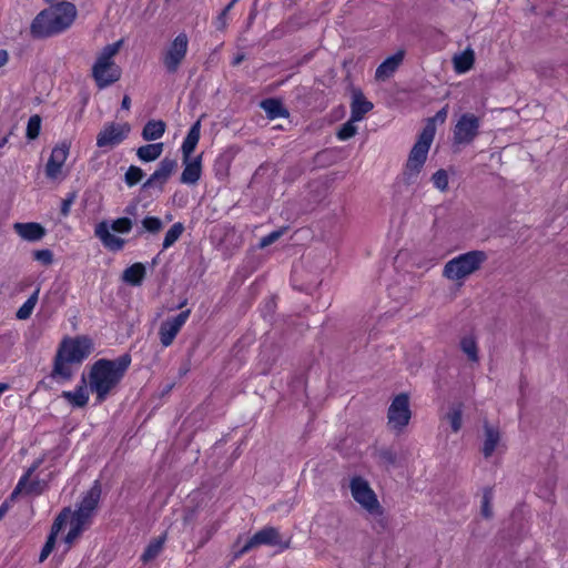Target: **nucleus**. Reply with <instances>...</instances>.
Masks as SVG:
<instances>
[{"label": "nucleus", "mask_w": 568, "mask_h": 568, "mask_svg": "<svg viewBox=\"0 0 568 568\" xmlns=\"http://www.w3.org/2000/svg\"><path fill=\"white\" fill-rule=\"evenodd\" d=\"M142 226L145 231L154 234L162 230L163 223L156 216H146L142 220Z\"/></svg>", "instance_id": "58836bf2"}, {"label": "nucleus", "mask_w": 568, "mask_h": 568, "mask_svg": "<svg viewBox=\"0 0 568 568\" xmlns=\"http://www.w3.org/2000/svg\"><path fill=\"white\" fill-rule=\"evenodd\" d=\"M432 180L435 187L440 191H445L448 186V174L445 170H438L436 173H434Z\"/></svg>", "instance_id": "a19ab883"}, {"label": "nucleus", "mask_w": 568, "mask_h": 568, "mask_svg": "<svg viewBox=\"0 0 568 568\" xmlns=\"http://www.w3.org/2000/svg\"><path fill=\"white\" fill-rule=\"evenodd\" d=\"M131 358L122 355L115 359H98L85 376L90 390L95 395L97 403H103L116 388L129 368Z\"/></svg>", "instance_id": "f03ea898"}, {"label": "nucleus", "mask_w": 568, "mask_h": 568, "mask_svg": "<svg viewBox=\"0 0 568 568\" xmlns=\"http://www.w3.org/2000/svg\"><path fill=\"white\" fill-rule=\"evenodd\" d=\"M189 50L186 33H179L170 41L162 52V63L170 73H175L184 62Z\"/></svg>", "instance_id": "9b49d317"}, {"label": "nucleus", "mask_w": 568, "mask_h": 568, "mask_svg": "<svg viewBox=\"0 0 568 568\" xmlns=\"http://www.w3.org/2000/svg\"><path fill=\"white\" fill-rule=\"evenodd\" d=\"M33 470L34 468L30 469L23 477L20 478L17 487L12 493V498H14L19 494L39 495L42 493L45 484L42 481H34L29 479Z\"/></svg>", "instance_id": "b1692460"}, {"label": "nucleus", "mask_w": 568, "mask_h": 568, "mask_svg": "<svg viewBox=\"0 0 568 568\" xmlns=\"http://www.w3.org/2000/svg\"><path fill=\"white\" fill-rule=\"evenodd\" d=\"M475 62L474 51L470 49L465 50L464 52L456 54L453 58L454 69L457 73L463 74L469 71Z\"/></svg>", "instance_id": "c85d7f7f"}, {"label": "nucleus", "mask_w": 568, "mask_h": 568, "mask_svg": "<svg viewBox=\"0 0 568 568\" xmlns=\"http://www.w3.org/2000/svg\"><path fill=\"white\" fill-rule=\"evenodd\" d=\"M373 109V103L367 101L361 91H354L352 98L351 118L353 121L363 120L364 115Z\"/></svg>", "instance_id": "393cba45"}, {"label": "nucleus", "mask_w": 568, "mask_h": 568, "mask_svg": "<svg viewBox=\"0 0 568 568\" xmlns=\"http://www.w3.org/2000/svg\"><path fill=\"white\" fill-rule=\"evenodd\" d=\"M93 351L94 343L87 335L64 337L54 356L52 377L57 381H69Z\"/></svg>", "instance_id": "f257e3e1"}, {"label": "nucleus", "mask_w": 568, "mask_h": 568, "mask_svg": "<svg viewBox=\"0 0 568 568\" xmlns=\"http://www.w3.org/2000/svg\"><path fill=\"white\" fill-rule=\"evenodd\" d=\"M480 125L479 118L471 114L465 113L457 121L454 129V140L458 144L470 143L478 134Z\"/></svg>", "instance_id": "4468645a"}, {"label": "nucleus", "mask_w": 568, "mask_h": 568, "mask_svg": "<svg viewBox=\"0 0 568 568\" xmlns=\"http://www.w3.org/2000/svg\"><path fill=\"white\" fill-rule=\"evenodd\" d=\"M190 311H183L176 316L169 317L163 321L159 328V337L160 342L164 347L170 346L181 328L184 326L186 321L189 320Z\"/></svg>", "instance_id": "dca6fc26"}, {"label": "nucleus", "mask_w": 568, "mask_h": 568, "mask_svg": "<svg viewBox=\"0 0 568 568\" xmlns=\"http://www.w3.org/2000/svg\"><path fill=\"white\" fill-rule=\"evenodd\" d=\"M123 40L105 45L97 55L92 65V77L100 89H104L121 78V69L114 57L119 53Z\"/></svg>", "instance_id": "423d86ee"}, {"label": "nucleus", "mask_w": 568, "mask_h": 568, "mask_svg": "<svg viewBox=\"0 0 568 568\" xmlns=\"http://www.w3.org/2000/svg\"><path fill=\"white\" fill-rule=\"evenodd\" d=\"M261 545L280 546L282 549L287 547L286 544L282 542L280 534L275 528L266 527L252 537H240L234 544V556L240 557Z\"/></svg>", "instance_id": "9d476101"}, {"label": "nucleus", "mask_w": 568, "mask_h": 568, "mask_svg": "<svg viewBox=\"0 0 568 568\" xmlns=\"http://www.w3.org/2000/svg\"><path fill=\"white\" fill-rule=\"evenodd\" d=\"M69 204H70L69 202H65V203L63 204V207H62V212H63V214H67V213H68Z\"/></svg>", "instance_id": "864d4df0"}, {"label": "nucleus", "mask_w": 568, "mask_h": 568, "mask_svg": "<svg viewBox=\"0 0 568 568\" xmlns=\"http://www.w3.org/2000/svg\"><path fill=\"white\" fill-rule=\"evenodd\" d=\"M9 385L6 383H0V395L8 390Z\"/></svg>", "instance_id": "8fccbe9b"}, {"label": "nucleus", "mask_w": 568, "mask_h": 568, "mask_svg": "<svg viewBox=\"0 0 568 568\" xmlns=\"http://www.w3.org/2000/svg\"><path fill=\"white\" fill-rule=\"evenodd\" d=\"M463 409L460 404L453 405L445 418L449 422L453 432L457 433L462 428Z\"/></svg>", "instance_id": "f704fd0d"}, {"label": "nucleus", "mask_w": 568, "mask_h": 568, "mask_svg": "<svg viewBox=\"0 0 568 568\" xmlns=\"http://www.w3.org/2000/svg\"><path fill=\"white\" fill-rule=\"evenodd\" d=\"M183 165L181 182L189 185L195 184L202 174V156L183 158Z\"/></svg>", "instance_id": "aec40b11"}, {"label": "nucleus", "mask_w": 568, "mask_h": 568, "mask_svg": "<svg viewBox=\"0 0 568 568\" xmlns=\"http://www.w3.org/2000/svg\"><path fill=\"white\" fill-rule=\"evenodd\" d=\"M349 489L354 500L369 515L381 516L383 514L377 496L367 480L356 476L351 479Z\"/></svg>", "instance_id": "1a4fd4ad"}, {"label": "nucleus", "mask_w": 568, "mask_h": 568, "mask_svg": "<svg viewBox=\"0 0 568 568\" xmlns=\"http://www.w3.org/2000/svg\"><path fill=\"white\" fill-rule=\"evenodd\" d=\"M70 146L67 143H60L52 149L50 158L45 164V175L50 180H62L64 178L63 165L69 156Z\"/></svg>", "instance_id": "2eb2a0df"}, {"label": "nucleus", "mask_w": 568, "mask_h": 568, "mask_svg": "<svg viewBox=\"0 0 568 568\" xmlns=\"http://www.w3.org/2000/svg\"><path fill=\"white\" fill-rule=\"evenodd\" d=\"M436 126L432 122L425 125L417 142L414 144L406 162L403 180L406 184H416L419 180L422 169L426 162L427 154L434 140Z\"/></svg>", "instance_id": "0eeeda50"}, {"label": "nucleus", "mask_w": 568, "mask_h": 568, "mask_svg": "<svg viewBox=\"0 0 568 568\" xmlns=\"http://www.w3.org/2000/svg\"><path fill=\"white\" fill-rule=\"evenodd\" d=\"M130 131L129 123H106L98 133L97 145L101 149H113L128 138Z\"/></svg>", "instance_id": "f8f14e48"}, {"label": "nucleus", "mask_w": 568, "mask_h": 568, "mask_svg": "<svg viewBox=\"0 0 568 568\" xmlns=\"http://www.w3.org/2000/svg\"><path fill=\"white\" fill-rule=\"evenodd\" d=\"M356 121H353L352 119L343 124V126L337 132V138L341 141H346L354 136L357 132V128L355 126Z\"/></svg>", "instance_id": "ea45409f"}, {"label": "nucleus", "mask_w": 568, "mask_h": 568, "mask_svg": "<svg viewBox=\"0 0 568 568\" xmlns=\"http://www.w3.org/2000/svg\"><path fill=\"white\" fill-rule=\"evenodd\" d=\"M6 511H7V506L6 505L0 506V519L3 517Z\"/></svg>", "instance_id": "603ef678"}, {"label": "nucleus", "mask_w": 568, "mask_h": 568, "mask_svg": "<svg viewBox=\"0 0 568 568\" xmlns=\"http://www.w3.org/2000/svg\"><path fill=\"white\" fill-rule=\"evenodd\" d=\"M41 130V119L39 115L30 116L27 124V138L29 140H34L39 136Z\"/></svg>", "instance_id": "4c0bfd02"}, {"label": "nucleus", "mask_w": 568, "mask_h": 568, "mask_svg": "<svg viewBox=\"0 0 568 568\" xmlns=\"http://www.w3.org/2000/svg\"><path fill=\"white\" fill-rule=\"evenodd\" d=\"M14 231L26 241L34 242L41 240L45 231L38 223H16L13 225Z\"/></svg>", "instance_id": "5701e85b"}, {"label": "nucleus", "mask_w": 568, "mask_h": 568, "mask_svg": "<svg viewBox=\"0 0 568 568\" xmlns=\"http://www.w3.org/2000/svg\"><path fill=\"white\" fill-rule=\"evenodd\" d=\"M8 61V53L6 50H0V67Z\"/></svg>", "instance_id": "09e8293b"}, {"label": "nucleus", "mask_w": 568, "mask_h": 568, "mask_svg": "<svg viewBox=\"0 0 568 568\" xmlns=\"http://www.w3.org/2000/svg\"><path fill=\"white\" fill-rule=\"evenodd\" d=\"M493 499V491L490 488H486L481 499V515L486 518L491 516L490 501Z\"/></svg>", "instance_id": "79ce46f5"}, {"label": "nucleus", "mask_w": 568, "mask_h": 568, "mask_svg": "<svg viewBox=\"0 0 568 568\" xmlns=\"http://www.w3.org/2000/svg\"><path fill=\"white\" fill-rule=\"evenodd\" d=\"M487 258V254L480 250L459 254L446 262L443 268V276L462 286L469 276L481 268Z\"/></svg>", "instance_id": "39448f33"}, {"label": "nucleus", "mask_w": 568, "mask_h": 568, "mask_svg": "<svg viewBox=\"0 0 568 568\" xmlns=\"http://www.w3.org/2000/svg\"><path fill=\"white\" fill-rule=\"evenodd\" d=\"M40 290L37 288L33 294L22 304V306L17 312V317L19 320H27L31 316L39 298Z\"/></svg>", "instance_id": "473e14b6"}, {"label": "nucleus", "mask_w": 568, "mask_h": 568, "mask_svg": "<svg viewBox=\"0 0 568 568\" xmlns=\"http://www.w3.org/2000/svg\"><path fill=\"white\" fill-rule=\"evenodd\" d=\"M67 517H68V511H62L54 520L52 528H51V532H50L48 540H47L45 545L43 546L40 557H39V560L41 562L44 561L49 557V555L52 552L54 545H55V539H57L58 534L64 527H67Z\"/></svg>", "instance_id": "412c9836"}, {"label": "nucleus", "mask_w": 568, "mask_h": 568, "mask_svg": "<svg viewBox=\"0 0 568 568\" xmlns=\"http://www.w3.org/2000/svg\"><path fill=\"white\" fill-rule=\"evenodd\" d=\"M33 257L42 265H50L53 261V253L50 250H38L33 253Z\"/></svg>", "instance_id": "37998d69"}, {"label": "nucleus", "mask_w": 568, "mask_h": 568, "mask_svg": "<svg viewBox=\"0 0 568 568\" xmlns=\"http://www.w3.org/2000/svg\"><path fill=\"white\" fill-rule=\"evenodd\" d=\"M7 143H8L7 136L0 138V149L3 148Z\"/></svg>", "instance_id": "3c124183"}, {"label": "nucleus", "mask_w": 568, "mask_h": 568, "mask_svg": "<svg viewBox=\"0 0 568 568\" xmlns=\"http://www.w3.org/2000/svg\"><path fill=\"white\" fill-rule=\"evenodd\" d=\"M283 234V231L280 230V231H274L272 233H270L268 235L264 236L261 242H260V246L261 247H266L271 244H273L275 241H277Z\"/></svg>", "instance_id": "c03bdc74"}, {"label": "nucleus", "mask_w": 568, "mask_h": 568, "mask_svg": "<svg viewBox=\"0 0 568 568\" xmlns=\"http://www.w3.org/2000/svg\"><path fill=\"white\" fill-rule=\"evenodd\" d=\"M90 387L87 384L85 375L83 374L80 384L74 390L62 392V397L73 407H84L89 402Z\"/></svg>", "instance_id": "6ab92c4d"}, {"label": "nucleus", "mask_w": 568, "mask_h": 568, "mask_svg": "<svg viewBox=\"0 0 568 568\" xmlns=\"http://www.w3.org/2000/svg\"><path fill=\"white\" fill-rule=\"evenodd\" d=\"M145 266L142 263H134L124 270L122 280L130 285L138 286L145 277Z\"/></svg>", "instance_id": "cd10ccee"}, {"label": "nucleus", "mask_w": 568, "mask_h": 568, "mask_svg": "<svg viewBox=\"0 0 568 568\" xmlns=\"http://www.w3.org/2000/svg\"><path fill=\"white\" fill-rule=\"evenodd\" d=\"M447 113H448V110H447V106H444L442 110H439L434 118L429 119L427 121L426 124H428L429 122L433 123V125L435 126V122L438 121L440 123H444L446 118H447Z\"/></svg>", "instance_id": "a18cd8bd"}, {"label": "nucleus", "mask_w": 568, "mask_h": 568, "mask_svg": "<svg viewBox=\"0 0 568 568\" xmlns=\"http://www.w3.org/2000/svg\"><path fill=\"white\" fill-rule=\"evenodd\" d=\"M101 496V486L98 481L87 491L74 511H68L67 526L69 531L64 538L67 549L79 538V536L90 526L93 513L99 504Z\"/></svg>", "instance_id": "20e7f679"}, {"label": "nucleus", "mask_w": 568, "mask_h": 568, "mask_svg": "<svg viewBox=\"0 0 568 568\" xmlns=\"http://www.w3.org/2000/svg\"><path fill=\"white\" fill-rule=\"evenodd\" d=\"M460 349L466 355L468 361L477 363L478 356V342L474 333L465 334L459 342Z\"/></svg>", "instance_id": "bb28decb"}, {"label": "nucleus", "mask_w": 568, "mask_h": 568, "mask_svg": "<svg viewBox=\"0 0 568 568\" xmlns=\"http://www.w3.org/2000/svg\"><path fill=\"white\" fill-rule=\"evenodd\" d=\"M201 136V121H196L190 129L187 135L185 136L181 151L183 158H192V153L195 150L199 140Z\"/></svg>", "instance_id": "a878e982"}, {"label": "nucleus", "mask_w": 568, "mask_h": 568, "mask_svg": "<svg viewBox=\"0 0 568 568\" xmlns=\"http://www.w3.org/2000/svg\"><path fill=\"white\" fill-rule=\"evenodd\" d=\"M184 232V225L180 222L174 223L169 231L166 232L164 240H163V250H168L171 247L182 235Z\"/></svg>", "instance_id": "72a5a7b5"}, {"label": "nucleus", "mask_w": 568, "mask_h": 568, "mask_svg": "<svg viewBox=\"0 0 568 568\" xmlns=\"http://www.w3.org/2000/svg\"><path fill=\"white\" fill-rule=\"evenodd\" d=\"M235 3H233V1H231V3L222 11V13L220 14L219 17V22L221 23V26H225V19H226V16L229 13V11L232 9V7L234 6Z\"/></svg>", "instance_id": "49530a36"}, {"label": "nucleus", "mask_w": 568, "mask_h": 568, "mask_svg": "<svg viewBox=\"0 0 568 568\" xmlns=\"http://www.w3.org/2000/svg\"><path fill=\"white\" fill-rule=\"evenodd\" d=\"M404 59V52L398 51L394 55L387 58L375 72V78L379 81H384L393 75Z\"/></svg>", "instance_id": "4be33fe9"}, {"label": "nucleus", "mask_w": 568, "mask_h": 568, "mask_svg": "<svg viewBox=\"0 0 568 568\" xmlns=\"http://www.w3.org/2000/svg\"><path fill=\"white\" fill-rule=\"evenodd\" d=\"M165 132V123L161 120H151L149 121L142 131V138L145 141H155Z\"/></svg>", "instance_id": "c756f323"}, {"label": "nucleus", "mask_w": 568, "mask_h": 568, "mask_svg": "<svg viewBox=\"0 0 568 568\" xmlns=\"http://www.w3.org/2000/svg\"><path fill=\"white\" fill-rule=\"evenodd\" d=\"M162 545L163 541L161 539H155L151 541L142 555V560L148 562L158 557L162 550Z\"/></svg>", "instance_id": "e433bc0d"}, {"label": "nucleus", "mask_w": 568, "mask_h": 568, "mask_svg": "<svg viewBox=\"0 0 568 568\" xmlns=\"http://www.w3.org/2000/svg\"><path fill=\"white\" fill-rule=\"evenodd\" d=\"M77 17V9L71 2H61L42 10L32 21L31 32L44 38L68 29Z\"/></svg>", "instance_id": "7ed1b4c3"}, {"label": "nucleus", "mask_w": 568, "mask_h": 568, "mask_svg": "<svg viewBox=\"0 0 568 568\" xmlns=\"http://www.w3.org/2000/svg\"><path fill=\"white\" fill-rule=\"evenodd\" d=\"M504 450L499 430L486 424L484 426V439L481 445V453L485 458H491L495 455H500Z\"/></svg>", "instance_id": "f3484780"}, {"label": "nucleus", "mask_w": 568, "mask_h": 568, "mask_svg": "<svg viewBox=\"0 0 568 568\" xmlns=\"http://www.w3.org/2000/svg\"><path fill=\"white\" fill-rule=\"evenodd\" d=\"M133 222L130 217H119L111 223L108 221L99 222L94 227V235L100 240L102 245L109 251H121L125 241L113 234H128L131 232Z\"/></svg>", "instance_id": "6e6552de"}, {"label": "nucleus", "mask_w": 568, "mask_h": 568, "mask_svg": "<svg viewBox=\"0 0 568 568\" xmlns=\"http://www.w3.org/2000/svg\"><path fill=\"white\" fill-rule=\"evenodd\" d=\"M121 106H122V109H124V110H129V109H130V106H131V100H130V98H129L128 95H125V97L123 98L122 103H121Z\"/></svg>", "instance_id": "de8ad7c7"}, {"label": "nucleus", "mask_w": 568, "mask_h": 568, "mask_svg": "<svg viewBox=\"0 0 568 568\" xmlns=\"http://www.w3.org/2000/svg\"><path fill=\"white\" fill-rule=\"evenodd\" d=\"M163 152V143H152L140 146L136 150L138 158L143 162H152L161 156Z\"/></svg>", "instance_id": "7c9ffc66"}, {"label": "nucleus", "mask_w": 568, "mask_h": 568, "mask_svg": "<svg viewBox=\"0 0 568 568\" xmlns=\"http://www.w3.org/2000/svg\"><path fill=\"white\" fill-rule=\"evenodd\" d=\"M178 163L175 160L172 159H163L158 169L150 175V178L146 180V182L143 184L144 189H151L159 186L162 189V186L166 183L173 171L175 170Z\"/></svg>", "instance_id": "a211bd4d"}, {"label": "nucleus", "mask_w": 568, "mask_h": 568, "mask_svg": "<svg viewBox=\"0 0 568 568\" xmlns=\"http://www.w3.org/2000/svg\"><path fill=\"white\" fill-rule=\"evenodd\" d=\"M144 176V172L141 168L131 165L124 175V181L128 186H134L138 184Z\"/></svg>", "instance_id": "c9c22d12"}, {"label": "nucleus", "mask_w": 568, "mask_h": 568, "mask_svg": "<svg viewBox=\"0 0 568 568\" xmlns=\"http://www.w3.org/2000/svg\"><path fill=\"white\" fill-rule=\"evenodd\" d=\"M412 416L409 408V398L406 394L397 395L387 413L388 425L394 430H402L408 423Z\"/></svg>", "instance_id": "ddd939ff"}, {"label": "nucleus", "mask_w": 568, "mask_h": 568, "mask_svg": "<svg viewBox=\"0 0 568 568\" xmlns=\"http://www.w3.org/2000/svg\"><path fill=\"white\" fill-rule=\"evenodd\" d=\"M261 106L270 119L284 118L287 114L282 103L275 99H266L262 101Z\"/></svg>", "instance_id": "2f4dec72"}, {"label": "nucleus", "mask_w": 568, "mask_h": 568, "mask_svg": "<svg viewBox=\"0 0 568 568\" xmlns=\"http://www.w3.org/2000/svg\"><path fill=\"white\" fill-rule=\"evenodd\" d=\"M232 1H233V3H236L239 0H232Z\"/></svg>", "instance_id": "5fc2aeb1"}]
</instances>
